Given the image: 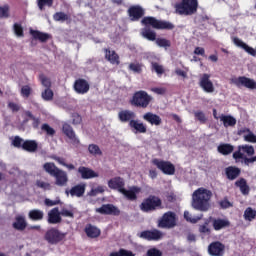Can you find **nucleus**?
Masks as SVG:
<instances>
[{
  "label": "nucleus",
  "instance_id": "20e7f679",
  "mask_svg": "<svg viewBox=\"0 0 256 256\" xmlns=\"http://www.w3.org/2000/svg\"><path fill=\"white\" fill-rule=\"evenodd\" d=\"M43 169L46 173H48V175H50L51 177H54L55 179L54 184L57 187H67V183H69V176L64 170L57 167L55 163L46 162L43 165Z\"/></svg>",
  "mask_w": 256,
  "mask_h": 256
},
{
  "label": "nucleus",
  "instance_id": "9b49d317",
  "mask_svg": "<svg viewBox=\"0 0 256 256\" xmlns=\"http://www.w3.org/2000/svg\"><path fill=\"white\" fill-rule=\"evenodd\" d=\"M152 165H155L164 175H175V165L171 161L153 159Z\"/></svg>",
  "mask_w": 256,
  "mask_h": 256
},
{
  "label": "nucleus",
  "instance_id": "864d4df0",
  "mask_svg": "<svg viewBox=\"0 0 256 256\" xmlns=\"http://www.w3.org/2000/svg\"><path fill=\"white\" fill-rule=\"evenodd\" d=\"M44 205H46V207H55V205H61V200H51L46 198L44 200Z\"/></svg>",
  "mask_w": 256,
  "mask_h": 256
},
{
  "label": "nucleus",
  "instance_id": "aec40b11",
  "mask_svg": "<svg viewBox=\"0 0 256 256\" xmlns=\"http://www.w3.org/2000/svg\"><path fill=\"white\" fill-rule=\"evenodd\" d=\"M62 133H64V135L69 138L72 145H79L81 143L75 134V130H73V127L68 123L63 124Z\"/></svg>",
  "mask_w": 256,
  "mask_h": 256
},
{
  "label": "nucleus",
  "instance_id": "a18cd8bd",
  "mask_svg": "<svg viewBox=\"0 0 256 256\" xmlns=\"http://www.w3.org/2000/svg\"><path fill=\"white\" fill-rule=\"evenodd\" d=\"M53 1L54 0H37L38 9L43 11L45 7H53Z\"/></svg>",
  "mask_w": 256,
  "mask_h": 256
},
{
  "label": "nucleus",
  "instance_id": "5701e85b",
  "mask_svg": "<svg viewBox=\"0 0 256 256\" xmlns=\"http://www.w3.org/2000/svg\"><path fill=\"white\" fill-rule=\"evenodd\" d=\"M142 119L149 123L150 125H155L156 127H159L161 123H163V120L161 119V116L153 113V112H146Z\"/></svg>",
  "mask_w": 256,
  "mask_h": 256
},
{
  "label": "nucleus",
  "instance_id": "f3484780",
  "mask_svg": "<svg viewBox=\"0 0 256 256\" xmlns=\"http://www.w3.org/2000/svg\"><path fill=\"white\" fill-rule=\"evenodd\" d=\"M128 17L130 21H139L145 17V9L139 5H133L128 8Z\"/></svg>",
  "mask_w": 256,
  "mask_h": 256
},
{
  "label": "nucleus",
  "instance_id": "6e6552de",
  "mask_svg": "<svg viewBox=\"0 0 256 256\" xmlns=\"http://www.w3.org/2000/svg\"><path fill=\"white\" fill-rule=\"evenodd\" d=\"M13 147L16 149H23V151H27L28 153H35L37 149H39V144L35 140H23V138L19 136H15L12 141Z\"/></svg>",
  "mask_w": 256,
  "mask_h": 256
},
{
  "label": "nucleus",
  "instance_id": "6ab92c4d",
  "mask_svg": "<svg viewBox=\"0 0 256 256\" xmlns=\"http://www.w3.org/2000/svg\"><path fill=\"white\" fill-rule=\"evenodd\" d=\"M208 254L211 256H223L225 255V244L214 241L208 246Z\"/></svg>",
  "mask_w": 256,
  "mask_h": 256
},
{
  "label": "nucleus",
  "instance_id": "1a4fd4ad",
  "mask_svg": "<svg viewBox=\"0 0 256 256\" xmlns=\"http://www.w3.org/2000/svg\"><path fill=\"white\" fill-rule=\"evenodd\" d=\"M65 237H67V233H63L57 228H50L44 235L45 241L50 245H57L58 243H61V241L65 240Z\"/></svg>",
  "mask_w": 256,
  "mask_h": 256
},
{
  "label": "nucleus",
  "instance_id": "7c9ffc66",
  "mask_svg": "<svg viewBox=\"0 0 256 256\" xmlns=\"http://www.w3.org/2000/svg\"><path fill=\"white\" fill-rule=\"evenodd\" d=\"M29 219L31 221H43V217H45V213L39 209H32L28 213Z\"/></svg>",
  "mask_w": 256,
  "mask_h": 256
},
{
  "label": "nucleus",
  "instance_id": "cd10ccee",
  "mask_svg": "<svg viewBox=\"0 0 256 256\" xmlns=\"http://www.w3.org/2000/svg\"><path fill=\"white\" fill-rule=\"evenodd\" d=\"M225 175L229 181H235L241 175V169L236 166H229L225 168Z\"/></svg>",
  "mask_w": 256,
  "mask_h": 256
},
{
  "label": "nucleus",
  "instance_id": "b1692460",
  "mask_svg": "<svg viewBox=\"0 0 256 256\" xmlns=\"http://www.w3.org/2000/svg\"><path fill=\"white\" fill-rule=\"evenodd\" d=\"M105 60L109 61L111 65H119L121 61L119 60V54L115 50L109 48H104Z\"/></svg>",
  "mask_w": 256,
  "mask_h": 256
},
{
  "label": "nucleus",
  "instance_id": "2eb2a0df",
  "mask_svg": "<svg viewBox=\"0 0 256 256\" xmlns=\"http://www.w3.org/2000/svg\"><path fill=\"white\" fill-rule=\"evenodd\" d=\"M95 212L100 215H113L114 217L121 215V210L113 204H103L100 208H96Z\"/></svg>",
  "mask_w": 256,
  "mask_h": 256
},
{
  "label": "nucleus",
  "instance_id": "09e8293b",
  "mask_svg": "<svg viewBox=\"0 0 256 256\" xmlns=\"http://www.w3.org/2000/svg\"><path fill=\"white\" fill-rule=\"evenodd\" d=\"M194 117L202 125H205V123H207V117L205 116V113L203 111H196V112H194Z\"/></svg>",
  "mask_w": 256,
  "mask_h": 256
},
{
  "label": "nucleus",
  "instance_id": "f704fd0d",
  "mask_svg": "<svg viewBox=\"0 0 256 256\" xmlns=\"http://www.w3.org/2000/svg\"><path fill=\"white\" fill-rule=\"evenodd\" d=\"M209 223H211L209 218H206L204 223L198 227L199 233L202 235H211V228H209Z\"/></svg>",
  "mask_w": 256,
  "mask_h": 256
},
{
  "label": "nucleus",
  "instance_id": "a878e982",
  "mask_svg": "<svg viewBox=\"0 0 256 256\" xmlns=\"http://www.w3.org/2000/svg\"><path fill=\"white\" fill-rule=\"evenodd\" d=\"M78 173L81 175L82 179H95V177H99L97 172L85 166H80L78 168Z\"/></svg>",
  "mask_w": 256,
  "mask_h": 256
},
{
  "label": "nucleus",
  "instance_id": "a211bd4d",
  "mask_svg": "<svg viewBox=\"0 0 256 256\" xmlns=\"http://www.w3.org/2000/svg\"><path fill=\"white\" fill-rule=\"evenodd\" d=\"M138 237L145 241H159L163 237V233L158 229L144 230L138 234Z\"/></svg>",
  "mask_w": 256,
  "mask_h": 256
},
{
  "label": "nucleus",
  "instance_id": "bf43d9fd",
  "mask_svg": "<svg viewBox=\"0 0 256 256\" xmlns=\"http://www.w3.org/2000/svg\"><path fill=\"white\" fill-rule=\"evenodd\" d=\"M62 215V217H70L71 219H73V217H75V214L73 213V211L68 210L67 208H63L60 211V216Z\"/></svg>",
  "mask_w": 256,
  "mask_h": 256
},
{
  "label": "nucleus",
  "instance_id": "f03ea898",
  "mask_svg": "<svg viewBox=\"0 0 256 256\" xmlns=\"http://www.w3.org/2000/svg\"><path fill=\"white\" fill-rule=\"evenodd\" d=\"M108 187L109 189H112L113 191H118V193L124 195V197L128 201H137V195L141 193V188L139 186H132L130 187V189L127 190L125 188V178L121 176L111 178L108 181Z\"/></svg>",
  "mask_w": 256,
  "mask_h": 256
},
{
  "label": "nucleus",
  "instance_id": "4c0bfd02",
  "mask_svg": "<svg viewBox=\"0 0 256 256\" xmlns=\"http://www.w3.org/2000/svg\"><path fill=\"white\" fill-rule=\"evenodd\" d=\"M41 131L46 133L48 137H55L56 131L47 123L42 124Z\"/></svg>",
  "mask_w": 256,
  "mask_h": 256
},
{
  "label": "nucleus",
  "instance_id": "4be33fe9",
  "mask_svg": "<svg viewBox=\"0 0 256 256\" xmlns=\"http://www.w3.org/2000/svg\"><path fill=\"white\" fill-rule=\"evenodd\" d=\"M137 115L131 110H122L118 113V119L121 123H128L131 126V121H135Z\"/></svg>",
  "mask_w": 256,
  "mask_h": 256
},
{
  "label": "nucleus",
  "instance_id": "58836bf2",
  "mask_svg": "<svg viewBox=\"0 0 256 256\" xmlns=\"http://www.w3.org/2000/svg\"><path fill=\"white\" fill-rule=\"evenodd\" d=\"M256 217V210H253V208L248 207L244 211V218L246 221H253Z\"/></svg>",
  "mask_w": 256,
  "mask_h": 256
},
{
  "label": "nucleus",
  "instance_id": "6e6d98bb",
  "mask_svg": "<svg viewBox=\"0 0 256 256\" xmlns=\"http://www.w3.org/2000/svg\"><path fill=\"white\" fill-rule=\"evenodd\" d=\"M244 141L247 143H256V135L250 131L249 134L244 135Z\"/></svg>",
  "mask_w": 256,
  "mask_h": 256
},
{
  "label": "nucleus",
  "instance_id": "79ce46f5",
  "mask_svg": "<svg viewBox=\"0 0 256 256\" xmlns=\"http://www.w3.org/2000/svg\"><path fill=\"white\" fill-rule=\"evenodd\" d=\"M156 45L164 49H169V47H171V40H167L166 38H157Z\"/></svg>",
  "mask_w": 256,
  "mask_h": 256
},
{
  "label": "nucleus",
  "instance_id": "412c9836",
  "mask_svg": "<svg viewBox=\"0 0 256 256\" xmlns=\"http://www.w3.org/2000/svg\"><path fill=\"white\" fill-rule=\"evenodd\" d=\"M63 221V218H61V212L59 211V207L52 208L48 212V219L47 222L50 225H57Z\"/></svg>",
  "mask_w": 256,
  "mask_h": 256
},
{
  "label": "nucleus",
  "instance_id": "8fccbe9b",
  "mask_svg": "<svg viewBox=\"0 0 256 256\" xmlns=\"http://www.w3.org/2000/svg\"><path fill=\"white\" fill-rule=\"evenodd\" d=\"M36 186L39 187V189H43V191H51L53 188L49 182H44L41 180L36 181Z\"/></svg>",
  "mask_w": 256,
  "mask_h": 256
},
{
  "label": "nucleus",
  "instance_id": "7ed1b4c3",
  "mask_svg": "<svg viewBox=\"0 0 256 256\" xmlns=\"http://www.w3.org/2000/svg\"><path fill=\"white\" fill-rule=\"evenodd\" d=\"M211 197L213 193L206 188H198L192 194V207L196 211L206 212L208 209H211Z\"/></svg>",
  "mask_w": 256,
  "mask_h": 256
},
{
  "label": "nucleus",
  "instance_id": "a19ab883",
  "mask_svg": "<svg viewBox=\"0 0 256 256\" xmlns=\"http://www.w3.org/2000/svg\"><path fill=\"white\" fill-rule=\"evenodd\" d=\"M31 93H33V89H31V86L29 85L22 86L20 90V94L24 99H29V97H31Z\"/></svg>",
  "mask_w": 256,
  "mask_h": 256
},
{
  "label": "nucleus",
  "instance_id": "ddd939ff",
  "mask_svg": "<svg viewBox=\"0 0 256 256\" xmlns=\"http://www.w3.org/2000/svg\"><path fill=\"white\" fill-rule=\"evenodd\" d=\"M73 89L78 95H87L89 89H91V85L86 79L78 78L74 81Z\"/></svg>",
  "mask_w": 256,
  "mask_h": 256
},
{
  "label": "nucleus",
  "instance_id": "0e129e2a",
  "mask_svg": "<svg viewBox=\"0 0 256 256\" xmlns=\"http://www.w3.org/2000/svg\"><path fill=\"white\" fill-rule=\"evenodd\" d=\"M194 55H201V57H205V48H203V47H196L194 49Z\"/></svg>",
  "mask_w": 256,
  "mask_h": 256
},
{
  "label": "nucleus",
  "instance_id": "5fc2aeb1",
  "mask_svg": "<svg viewBox=\"0 0 256 256\" xmlns=\"http://www.w3.org/2000/svg\"><path fill=\"white\" fill-rule=\"evenodd\" d=\"M219 205L221 209H229L230 207H233V203H231L227 198H224L223 200H221L219 202Z\"/></svg>",
  "mask_w": 256,
  "mask_h": 256
},
{
  "label": "nucleus",
  "instance_id": "69168bd1",
  "mask_svg": "<svg viewBox=\"0 0 256 256\" xmlns=\"http://www.w3.org/2000/svg\"><path fill=\"white\" fill-rule=\"evenodd\" d=\"M240 191L242 195H249V192L251 191V188H249V185L247 182L243 185V187L240 188Z\"/></svg>",
  "mask_w": 256,
  "mask_h": 256
},
{
  "label": "nucleus",
  "instance_id": "9d476101",
  "mask_svg": "<svg viewBox=\"0 0 256 256\" xmlns=\"http://www.w3.org/2000/svg\"><path fill=\"white\" fill-rule=\"evenodd\" d=\"M177 225V214L173 211L165 212L158 220V227L161 229H173Z\"/></svg>",
  "mask_w": 256,
  "mask_h": 256
},
{
  "label": "nucleus",
  "instance_id": "13d9d810",
  "mask_svg": "<svg viewBox=\"0 0 256 256\" xmlns=\"http://www.w3.org/2000/svg\"><path fill=\"white\" fill-rule=\"evenodd\" d=\"M129 69L130 71H134V73H141V71H143V69L141 68V64L139 63H130Z\"/></svg>",
  "mask_w": 256,
  "mask_h": 256
},
{
  "label": "nucleus",
  "instance_id": "f257e3e1",
  "mask_svg": "<svg viewBox=\"0 0 256 256\" xmlns=\"http://www.w3.org/2000/svg\"><path fill=\"white\" fill-rule=\"evenodd\" d=\"M141 23L145 26V28L142 29L141 35L148 41H157V33L151 30V28L166 31H173V29H175V24L165 20H158L153 16L144 17Z\"/></svg>",
  "mask_w": 256,
  "mask_h": 256
},
{
  "label": "nucleus",
  "instance_id": "de8ad7c7",
  "mask_svg": "<svg viewBox=\"0 0 256 256\" xmlns=\"http://www.w3.org/2000/svg\"><path fill=\"white\" fill-rule=\"evenodd\" d=\"M54 21H69V15L65 14V12H56L53 15Z\"/></svg>",
  "mask_w": 256,
  "mask_h": 256
},
{
  "label": "nucleus",
  "instance_id": "338daca9",
  "mask_svg": "<svg viewBox=\"0 0 256 256\" xmlns=\"http://www.w3.org/2000/svg\"><path fill=\"white\" fill-rule=\"evenodd\" d=\"M246 183L247 180L245 178H240L235 182V187H239V189H241V187H243Z\"/></svg>",
  "mask_w": 256,
  "mask_h": 256
},
{
  "label": "nucleus",
  "instance_id": "052dcab7",
  "mask_svg": "<svg viewBox=\"0 0 256 256\" xmlns=\"http://www.w3.org/2000/svg\"><path fill=\"white\" fill-rule=\"evenodd\" d=\"M41 83L46 89H51V80L47 78L46 76H40Z\"/></svg>",
  "mask_w": 256,
  "mask_h": 256
},
{
  "label": "nucleus",
  "instance_id": "423d86ee",
  "mask_svg": "<svg viewBox=\"0 0 256 256\" xmlns=\"http://www.w3.org/2000/svg\"><path fill=\"white\" fill-rule=\"evenodd\" d=\"M152 99L153 98L146 91L140 90L133 94L130 105H132V107H139L140 109H147Z\"/></svg>",
  "mask_w": 256,
  "mask_h": 256
},
{
  "label": "nucleus",
  "instance_id": "e2e57ef3",
  "mask_svg": "<svg viewBox=\"0 0 256 256\" xmlns=\"http://www.w3.org/2000/svg\"><path fill=\"white\" fill-rule=\"evenodd\" d=\"M152 91L157 95H165V93H167V89L163 87L153 88Z\"/></svg>",
  "mask_w": 256,
  "mask_h": 256
},
{
  "label": "nucleus",
  "instance_id": "603ef678",
  "mask_svg": "<svg viewBox=\"0 0 256 256\" xmlns=\"http://www.w3.org/2000/svg\"><path fill=\"white\" fill-rule=\"evenodd\" d=\"M152 70L155 71L157 75H163V73H165L163 66L159 65L157 62L152 63Z\"/></svg>",
  "mask_w": 256,
  "mask_h": 256
},
{
  "label": "nucleus",
  "instance_id": "c756f323",
  "mask_svg": "<svg viewBox=\"0 0 256 256\" xmlns=\"http://www.w3.org/2000/svg\"><path fill=\"white\" fill-rule=\"evenodd\" d=\"M30 35L33 37V39L40 41L41 43H46V41H49V34L38 30L30 29Z\"/></svg>",
  "mask_w": 256,
  "mask_h": 256
},
{
  "label": "nucleus",
  "instance_id": "680f3d73",
  "mask_svg": "<svg viewBox=\"0 0 256 256\" xmlns=\"http://www.w3.org/2000/svg\"><path fill=\"white\" fill-rule=\"evenodd\" d=\"M241 151H243V150L241 149V146H239L238 150L233 153V158L236 161L239 160V159H244L245 158L243 152H241Z\"/></svg>",
  "mask_w": 256,
  "mask_h": 256
},
{
  "label": "nucleus",
  "instance_id": "3c124183",
  "mask_svg": "<svg viewBox=\"0 0 256 256\" xmlns=\"http://www.w3.org/2000/svg\"><path fill=\"white\" fill-rule=\"evenodd\" d=\"M53 95V90L46 88L45 91L42 92V99H44V101H53Z\"/></svg>",
  "mask_w": 256,
  "mask_h": 256
},
{
  "label": "nucleus",
  "instance_id": "ea45409f",
  "mask_svg": "<svg viewBox=\"0 0 256 256\" xmlns=\"http://www.w3.org/2000/svg\"><path fill=\"white\" fill-rule=\"evenodd\" d=\"M184 219L186 221H188V223H198L199 221H201L203 219V214H201L200 216L191 218V213H189V211H185L184 212Z\"/></svg>",
  "mask_w": 256,
  "mask_h": 256
},
{
  "label": "nucleus",
  "instance_id": "dca6fc26",
  "mask_svg": "<svg viewBox=\"0 0 256 256\" xmlns=\"http://www.w3.org/2000/svg\"><path fill=\"white\" fill-rule=\"evenodd\" d=\"M214 231H222V229H228L231 227V221L227 218H215L213 216L208 217Z\"/></svg>",
  "mask_w": 256,
  "mask_h": 256
},
{
  "label": "nucleus",
  "instance_id": "2f4dec72",
  "mask_svg": "<svg viewBox=\"0 0 256 256\" xmlns=\"http://www.w3.org/2000/svg\"><path fill=\"white\" fill-rule=\"evenodd\" d=\"M220 121L223 122L224 127H235V125H237V120L231 115L222 114L220 116Z\"/></svg>",
  "mask_w": 256,
  "mask_h": 256
},
{
  "label": "nucleus",
  "instance_id": "39448f33",
  "mask_svg": "<svg viewBox=\"0 0 256 256\" xmlns=\"http://www.w3.org/2000/svg\"><path fill=\"white\" fill-rule=\"evenodd\" d=\"M197 9H199L198 0H181L174 5L176 15H184L185 17L195 15Z\"/></svg>",
  "mask_w": 256,
  "mask_h": 256
},
{
  "label": "nucleus",
  "instance_id": "49530a36",
  "mask_svg": "<svg viewBox=\"0 0 256 256\" xmlns=\"http://www.w3.org/2000/svg\"><path fill=\"white\" fill-rule=\"evenodd\" d=\"M13 31L16 37H25V33L23 31V26L20 23H14Z\"/></svg>",
  "mask_w": 256,
  "mask_h": 256
},
{
  "label": "nucleus",
  "instance_id": "4d7b16f0",
  "mask_svg": "<svg viewBox=\"0 0 256 256\" xmlns=\"http://www.w3.org/2000/svg\"><path fill=\"white\" fill-rule=\"evenodd\" d=\"M147 256H163V252L157 248H151L147 251Z\"/></svg>",
  "mask_w": 256,
  "mask_h": 256
},
{
  "label": "nucleus",
  "instance_id": "c9c22d12",
  "mask_svg": "<svg viewBox=\"0 0 256 256\" xmlns=\"http://www.w3.org/2000/svg\"><path fill=\"white\" fill-rule=\"evenodd\" d=\"M25 115L32 120L33 129H37L41 125V118L35 117L31 111H25Z\"/></svg>",
  "mask_w": 256,
  "mask_h": 256
},
{
  "label": "nucleus",
  "instance_id": "72a5a7b5",
  "mask_svg": "<svg viewBox=\"0 0 256 256\" xmlns=\"http://www.w3.org/2000/svg\"><path fill=\"white\" fill-rule=\"evenodd\" d=\"M234 150L233 145L231 144H220L217 148L218 153L221 155H231V152Z\"/></svg>",
  "mask_w": 256,
  "mask_h": 256
},
{
  "label": "nucleus",
  "instance_id": "4468645a",
  "mask_svg": "<svg viewBox=\"0 0 256 256\" xmlns=\"http://www.w3.org/2000/svg\"><path fill=\"white\" fill-rule=\"evenodd\" d=\"M231 83L236 85V87H246V89H256V82L251 78L245 76H239L238 78H232Z\"/></svg>",
  "mask_w": 256,
  "mask_h": 256
},
{
  "label": "nucleus",
  "instance_id": "473e14b6",
  "mask_svg": "<svg viewBox=\"0 0 256 256\" xmlns=\"http://www.w3.org/2000/svg\"><path fill=\"white\" fill-rule=\"evenodd\" d=\"M130 128L135 129L136 133H147V126L139 120H134L130 122Z\"/></svg>",
  "mask_w": 256,
  "mask_h": 256
},
{
  "label": "nucleus",
  "instance_id": "c03bdc74",
  "mask_svg": "<svg viewBox=\"0 0 256 256\" xmlns=\"http://www.w3.org/2000/svg\"><path fill=\"white\" fill-rule=\"evenodd\" d=\"M240 149H242V153H246L248 157H253V155H255V148L251 145H241Z\"/></svg>",
  "mask_w": 256,
  "mask_h": 256
},
{
  "label": "nucleus",
  "instance_id": "c85d7f7f",
  "mask_svg": "<svg viewBox=\"0 0 256 256\" xmlns=\"http://www.w3.org/2000/svg\"><path fill=\"white\" fill-rule=\"evenodd\" d=\"M12 227L16 231H25V229H27V220H25V217L23 216H16Z\"/></svg>",
  "mask_w": 256,
  "mask_h": 256
},
{
  "label": "nucleus",
  "instance_id": "37998d69",
  "mask_svg": "<svg viewBox=\"0 0 256 256\" xmlns=\"http://www.w3.org/2000/svg\"><path fill=\"white\" fill-rule=\"evenodd\" d=\"M88 151L90 153V155H103V152L101 151V148H99V146L97 144H90L88 146Z\"/></svg>",
  "mask_w": 256,
  "mask_h": 256
},
{
  "label": "nucleus",
  "instance_id": "bb28decb",
  "mask_svg": "<svg viewBox=\"0 0 256 256\" xmlns=\"http://www.w3.org/2000/svg\"><path fill=\"white\" fill-rule=\"evenodd\" d=\"M84 232L86 233L87 237L90 239H97V237L101 236V229H99L97 226H94L92 224H87Z\"/></svg>",
  "mask_w": 256,
  "mask_h": 256
},
{
  "label": "nucleus",
  "instance_id": "393cba45",
  "mask_svg": "<svg viewBox=\"0 0 256 256\" xmlns=\"http://www.w3.org/2000/svg\"><path fill=\"white\" fill-rule=\"evenodd\" d=\"M87 185L85 183H81L75 185L70 189V191L66 190V195H71V197H83L85 195V189Z\"/></svg>",
  "mask_w": 256,
  "mask_h": 256
},
{
  "label": "nucleus",
  "instance_id": "0eeeda50",
  "mask_svg": "<svg viewBox=\"0 0 256 256\" xmlns=\"http://www.w3.org/2000/svg\"><path fill=\"white\" fill-rule=\"evenodd\" d=\"M140 209L143 213H151V211L163 209V201L158 196L150 195L140 204Z\"/></svg>",
  "mask_w": 256,
  "mask_h": 256
},
{
  "label": "nucleus",
  "instance_id": "e433bc0d",
  "mask_svg": "<svg viewBox=\"0 0 256 256\" xmlns=\"http://www.w3.org/2000/svg\"><path fill=\"white\" fill-rule=\"evenodd\" d=\"M11 8L8 4L0 6V18L1 19H9Z\"/></svg>",
  "mask_w": 256,
  "mask_h": 256
},
{
  "label": "nucleus",
  "instance_id": "774afa93",
  "mask_svg": "<svg viewBox=\"0 0 256 256\" xmlns=\"http://www.w3.org/2000/svg\"><path fill=\"white\" fill-rule=\"evenodd\" d=\"M120 255L121 256H135L131 251L126 250V249H120Z\"/></svg>",
  "mask_w": 256,
  "mask_h": 256
},
{
  "label": "nucleus",
  "instance_id": "f8f14e48",
  "mask_svg": "<svg viewBox=\"0 0 256 256\" xmlns=\"http://www.w3.org/2000/svg\"><path fill=\"white\" fill-rule=\"evenodd\" d=\"M198 85L204 93H215V85L211 80V74H201L198 80Z\"/></svg>",
  "mask_w": 256,
  "mask_h": 256
}]
</instances>
